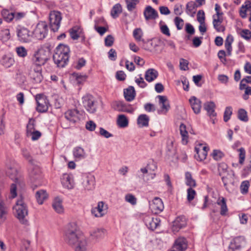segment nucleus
Masks as SVG:
<instances>
[{
	"label": "nucleus",
	"instance_id": "1",
	"mask_svg": "<svg viewBox=\"0 0 251 251\" xmlns=\"http://www.w3.org/2000/svg\"><path fill=\"white\" fill-rule=\"evenodd\" d=\"M82 237L78 234L75 223H70L67 226L64 233V240L67 244L71 246L75 245L79 238Z\"/></svg>",
	"mask_w": 251,
	"mask_h": 251
},
{
	"label": "nucleus",
	"instance_id": "2",
	"mask_svg": "<svg viewBox=\"0 0 251 251\" xmlns=\"http://www.w3.org/2000/svg\"><path fill=\"white\" fill-rule=\"evenodd\" d=\"M28 175L30 180L32 183L31 187L33 190L38 186L42 185L43 176L38 166L31 164L28 169Z\"/></svg>",
	"mask_w": 251,
	"mask_h": 251
},
{
	"label": "nucleus",
	"instance_id": "3",
	"mask_svg": "<svg viewBox=\"0 0 251 251\" xmlns=\"http://www.w3.org/2000/svg\"><path fill=\"white\" fill-rule=\"evenodd\" d=\"M69 48L65 50L64 48H56L53 55V60L54 63L58 68H64L69 61Z\"/></svg>",
	"mask_w": 251,
	"mask_h": 251
},
{
	"label": "nucleus",
	"instance_id": "4",
	"mask_svg": "<svg viewBox=\"0 0 251 251\" xmlns=\"http://www.w3.org/2000/svg\"><path fill=\"white\" fill-rule=\"evenodd\" d=\"M14 213L15 216L22 224L26 225L28 221L26 217L28 215V210L26 204L22 199L18 200L15 205L13 207Z\"/></svg>",
	"mask_w": 251,
	"mask_h": 251
},
{
	"label": "nucleus",
	"instance_id": "5",
	"mask_svg": "<svg viewBox=\"0 0 251 251\" xmlns=\"http://www.w3.org/2000/svg\"><path fill=\"white\" fill-rule=\"evenodd\" d=\"M50 50H46L44 48H39L34 53L33 60L35 65H44L48 60V55Z\"/></svg>",
	"mask_w": 251,
	"mask_h": 251
},
{
	"label": "nucleus",
	"instance_id": "6",
	"mask_svg": "<svg viewBox=\"0 0 251 251\" xmlns=\"http://www.w3.org/2000/svg\"><path fill=\"white\" fill-rule=\"evenodd\" d=\"M49 20L51 29L54 32L57 31L62 20L61 13L57 11H51L49 16Z\"/></svg>",
	"mask_w": 251,
	"mask_h": 251
},
{
	"label": "nucleus",
	"instance_id": "7",
	"mask_svg": "<svg viewBox=\"0 0 251 251\" xmlns=\"http://www.w3.org/2000/svg\"><path fill=\"white\" fill-rule=\"evenodd\" d=\"M48 33V25L45 22H40L33 31V36L38 40L45 38Z\"/></svg>",
	"mask_w": 251,
	"mask_h": 251
},
{
	"label": "nucleus",
	"instance_id": "8",
	"mask_svg": "<svg viewBox=\"0 0 251 251\" xmlns=\"http://www.w3.org/2000/svg\"><path fill=\"white\" fill-rule=\"evenodd\" d=\"M35 99L37 102V111L40 113L47 112L49 104L47 97L43 94H39L36 95Z\"/></svg>",
	"mask_w": 251,
	"mask_h": 251
},
{
	"label": "nucleus",
	"instance_id": "9",
	"mask_svg": "<svg viewBox=\"0 0 251 251\" xmlns=\"http://www.w3.org/2000/svg\"><path fill=\"white\" fill-rule=\"evenodd\" d=\"M82 104L86 110L90 113L96 111L97 105L94 97L91 95H86L82 98Z\"/></svg>",
	"mask_w": 251,
	"mask_h": 251
},
{
	"label": "nucleus",
	"instance_id": "10",
	"mask_svg": "<svg viewBox=\"0 0 251 251\" xmlns=\"http://www.w3.org/2000/svg\"><path fill=\"white\" fill-rule=\"evenodd\" d=\"M195 150L196 152V154L194 155L195 159L198 161H201L206 158L209 149L206 146H202V145L200 144L199 147L195 148Z\"/></svg>",
	"mask_w": 251,
	"mask_h": 251
},
{
	"label": "nucleus",
	"instance_id": "11",
	"mask_svg": "<svg viewBox=\"0 0 251 251\" xmlns=\"http://www.w3.org/2000/svg\"><path fill=\"white\" fill-rule=\"evenodd\" d=\"M6 174L7 176L11 179L14 180L15 183H17L18 180V174L15 164L14 163H11L9 164L7 163L6 164Z\"/></svg>",
	"mask_w": 251,
	"mask_h": 251
},
{
	"label": "nucleus",
	"instance_id": "12",
	"mask_svg": "<svg viewBox=\"0 0 251 251\" xmlns=\"http://www.w3.org/2000/svg\"><path fill=\"white\" fill-rule=\"evenodd\" d=\"M144 221L148 228L151 230L155 229L159 225L160 220L156 218H153L149 216L144 217Z\"/></svg>",
	"mask_w": 251,
	"mask_h": 251
},
{
	"label": "nucleus",
	"instance_id": "13",
	"mask_svg": "<svg viewBox=\"0 0 251 251\" xmlns=\"http://www.w3.org/2000/svg\"><path fill=\"white\" fill-rule=\"evenodd\" d=\"M61 181L62 184L65 188L71 189L74 187L75 183L73 177L71 174H64L61 178Z\"/></svg>",
	"mask_w": 251,
	"mask_h": 251
},
{
	"label": "nucleus",
	"instance_id": "14",
	"mask_svg": "<svg viewBox=\"0 0 251 251\" xmlns=\"http://www.w3.org/2000/svg\"><path fill=\"white\" fill-rule=\"evenodd\" d=\"M187 242L183 237H179L176 239L174 244L173 249L176 251H185L187 249Z\"/></svg>",
	"mask_w": 251,
	"mask_h": 251
},
{
	"label": "nucleus",
	"instance_id": "15",
	"mask_svg": "<svg viewBox=\"0 0 251 251\" xmlns=\"http://www.w3.org/2000/svg\"><path fill=\"white\" fill-rule=\"evenodd\" d=\"M144 16L146 21L155 20L158 17L157 12L151 6H147L144 11Z\"/></svg>",
	"mask_w": 251,
	"mask_h": 251
},
{
	"label": "nucleus",
	"instance_id": "16",
	"mask_svg": "<svg viewBox=\"0 0 251 251\" xmlns=\"http://www.w3.org/2000/svg\"><path fill=\"white\" fill-rule=\"evenodd\" d=\"M78 111L76 109H70L64 114L65 119L72 124H75L78 119Z\"/></svg>",
	"mask_w": 251,
	"mask_h": 251
},
{
	"label": "nucleus",
	"instance_id": "17",
	"mask_svg": "<svg viewBox=\"0 0 251 251\" xmlns=\"http://www.w3.org/2000/svg\"><path fill=\"white\" fill-rule=\"evenodd\" d=\"M94 177L92 176H84L82 178V184L86 190H91L94 188Z\"/></svg>",
	"mask_w": 251,
	"mask_h": 251
},
{
	"label": "nucleus",
	"instance_id": "18",
	"mask_svg": "<svg viewBox=\"0 0 251 251\" xmlns=\"http://www.w3.org/2000/svg\"><path fill=\"white\" fill-rule=\"evenodd\" d=\"M157 97L159 99V103L161 105V110L158 111V113L161 114L162 113H166L169 110L170 106L169 102L166 96H158Z\"/></svg>",
	"mask_w": 251,
	"mask_h": 251
},
{
	"label": "nucleus",
	"instance_id": "19",
	"mask_svg": "<svg viewBox=\"0 0 251 251\" xmlns=\"http://www.w3.org/2000/svg\"><path fill=\"white\" fill-rule=\"evenodd\" d=\"M72 247L75 248V251H86L88 247L87 240L83 236L79 238L75 245H73Z\"/></svg>",
	"mask_w": 251,
	"mask_h": 251
},
{
	"label": "nucleus",
	"instance_id": "20",
	"mask_svg": "<svg viewBox=\"0 0 251 251\" xmlns=\"http://www.w3.org/2000/svg\"><path fill=\"white\" fill-rule=\"evenodd\" d=\"M216 203L220 207V214L224 216L227 215L228 208L226 205V199L223 197H220L218 199Z\"/></svg>",
	"mask_w": 251,
	"mask_h": 251
},
{
	"label": "nucleus",
	"instance_id": "21",
	"mask_svg": "<svg viewBox=\"0 0 251 251\" xmlns=\"http://www.w3.org/2000/svg\"><path fill=\"white\" fill-rule=\"evenodd\" d=\"M204 109L207 111L208 115L210 117L216 116V113L215 111L216 105L212 101H207L203 104Z\"/></svg>",
	"mask_w": 251,
	"mask_h": 251
},
{
	"label": "nucleus",
	"instance_id": "22",
	"mask_svg": "<svg viewBox=\"0 0 251 251\" xmlns=\"http://www.w3.org/2000/svg\"><path fill=\"white\" fill-rule=\"evenodd\" d=\"M189 102L194 113L197 114L200 113L201 107V101L195 96H193L189 99Z\"/></svg>",
	"mask_w": 251,
	"mask_h": 251
},
{
	"label": "nucleus",
	"instance_id": "23",
	"mask_svg": "<svg viewBox=\"0 0 251 251\" xmlns=\"http://www.w3.org/2000/svg\"><path fill=\"white\" fill-rule=\"evenodd\" d=\"M243 238L241 237L234 238L230 242L227 251H239L241 248V240Z\"/></svg>",
	"mask_w": 251,
	"mask_h": 251
},
{
	"label": "nucleus",
	"instance_id": "24",
	"mask_svg": "<svg viewBox=\"0 0 251 251\" xmlns=\"http://www.w3.org/2000/svg\"><path fill=\"white\" fill-rule=\"evenodd\" d=\"M17 35L21 42H28L30 41L29 31L25 28H22L18 30Z\"/></svg>",
	"mask_w": 251,
	"mask_h": 251
},
{
	"label": "nucleus",
	"instance_id": "25",
	"mask_svg": "<svg viewBox=\"0 0 251 251\" xmlns=\"http://www.w3.org/2000/svg\"><path fill=\"white\" fill-rule=\"evenodd\" d=\"M124 95L126 100L127 101L133 100L135 97L136 92L134 88L130 86L124 90Z\"/></svg>",
	"mask_w": 251,
	"mask_h": 251
},
{
	"label": "nucleus",
	"instance_id": "26",
	"mask_svg": "<svg viewBox=\"0 0 251 251\" xmlns=\"http://www.w3.org/2000/svg\"><path fill=\"white\" fill-rule=\"evenodd\" d=\"M14 63V59L10 54L3 55L0 60V64L6 68L11 67Z\"/></svg>",
	"mask_w": 251,
	"mask_h": 251
},
{
	"label": "nucleus",
	"instance_id": "27",
	"mask_svg": "<svg viewBox=\"0 0 251 251\" xmlns=\"http://www.w3.org/2000/svg\"><path fill=\"white\" fill-rule=\"evenodd\" d=\"M105 233L106 230L104 229L97 228L91 233V236L92 239L99 241L104 238Z\"/></svg>",
	"mask_w": 251,
	"mask_h": 251
},
{
	"label": "nucleus",
	"instance_id": "28",
	"mask_svg": "<svg viewBox=\"0 0 251 251\" xmlns=\"http://www.w3.org/2000/svg\"><path fill=\"white\" fill-rule=\"evenodd\" d=\"M151 206L156 212H161L164 209V205L162 200L158 197H155L152 201Z\"/></svg>",
	"mask_w": 251,
	"mask_h": 251
},
{
	"label": "nucleus",
	"instance_id": "29",
	"mask_svg": "<svg viewBox=\"0 0 251 251\" xmlns=\"http://www.w3.org/2000/svg\"><path fill=\"white\" fill-rule=\"evenodd\" d=\"M158 72L154 69H149L145 73L146 80L150 82L153 81L158 76Z\"/></svg>",
	"mask_w": 251,
	"mask_h": 251
},
{
	"label": "nucleus",
	"instance_id": "30",
	"mask_svg": "<svg viewBox=\"0 0 251 251\" xmlns=\"http://www.w3.org/2000/svg\"><path fill=\"white\" fill-rule=\"evenodd\" d=\"M73 155L75 160L84 159L86 156L84 149L80 147H76L74 149Z\"/></svg>",
	"mask_w": 251,
	"mask_h": 251
},
{
	"label": "nucleus",
	"instance_id": "31",
	"mask_svg": "<svg viewBox=\"0 0 251 251\" xmlns=\"http://www.w3.org/2000/svg\"><path fill=\"white\" fill-rule=\"evenodd\" d=\"M150 118L146 114H141L137 118V124L140 127H147L149 126Z\"/></svg>",
	"mask_w": 251,
	"mask_h": 251
},
{
	"label": "nucleus",
	"instance_id": "32",
	"mask_svg": "<svg viewBox=\"0 0 251 251\" xmlns=\"http://www.w3.org/2000/svg\"><path fill=\"white\" fill-rule=\"evenodd\" d=\"M35 197L38 203L42 204L44 201L48 198V195L46 190L42 189L36 192Z\"/></svg>",
	"mask_w": 251,
	"mask_h": 251
},
{
	"label": "nucleus",
	"instance_id": "33",
	"mask_svg": "<svg viewBox=\"0 0 251 251\" xmlns=\"http://www.w3.org/2000/svg\"><path fill=\"white\" fill-rule=\"evenodd\" d=\"M179 130L182 137V143L184 145H186L188 143V133L186 130V126L183 124H181L179 126Z\"/></svg>",
	"mask_w": 251,
	"mask_h": 251
},
{
	"label": "nucleus",
	"instance_id": "34",
	"mask_svg": "<svg viewBox=\"0 0 251 251\" xmlns=\"http://www.w3.org/2000/svg\"><path fill=\"white\" fill-rule=\"evenodd\" d=\"M52 207L58 213L63 212L64 208L62 204V201L59 198H56L54 199L52 203Z\"/></svg>",
	"mask_w": 251,
	"mask_h": 251
},
{
	"label": "nucleus",
	"instance_id": "35",
	"mask_svg": "<svg viewBox=\"0 0 251 251\" xmlns=\"http://www.w3.org/2000/svg\"><path fill=\"white\" fill-rule=\"evenodd\" d=\"M122 12V7L120 4L117 3L113 6L111 10V15L113 18H118Z\"/></svg>",
	"mask_w": 251,
	"mask_h": 251
},
{
	"label": "nucleus",
	"instance_id": "36",
	"mask_svg": "<svg viewBox=\"0 0 251 251\" xmlns=\"http://www.w3.org/2000/svg\"><path fill=\"white\" fill-rule=\"evenodd\" d=\"M117 123L120 127H126L128 125V120L125 115H119L118 116Z\"/></svg>",
	"mask_w": 251,
	"mask_h": 251
},
{
	"label": "nucleus",
	"instance_id": "37",
	"mask_svg": "<svg viewBox=\"0 0 251 251\" xmlns=\"http://www.w3.org/2000/svg\"><path fill=\"white\" fill-rule=\"evenodd\" d=\"M186 184L190 186V188L195 187L196 186V182L195 179L192 178L191 173L187 172L185 175Z\"/></svg>",
	"mask_w": 251,
	"mask_h": 251
},
{
	"label": "nucleus",
	"instance_id": "38",
	"mask_svg": "<svg viewBox=\"0 0 251 251\" xmlns=\"http://www.w3.org/2000/svg\"><path fill=\"white\" fill-rule=\"evenodd\" d=\"M186 225L185 218L184 217H177L174 224V226L176 229L182 228L185 226Z\"/></svg>",
	"mask_w": 251,
	"mask_h": 251
},
{
	"label": "nucleus",
	"instance_id": "39",
	"mask_svg": "<svg viewBox=\"0 0 251 251\" xmlns=\"http://www.w3.org/2000/svg\"><path fill=\"white\" fill-rule=\"evenodd\" d=\"M114 108L119 111L129 112L123 101H118L114 103Z\"/></svg>",
	"mask_w": 251,
	"mask_h": 251
},
{
	"label": "nucleus",
	"instance_id": "40",
	"mask_svg": "<svg viewBox=\"0 0 251 251\" xmlns=\"http://www.w3.org/2000/svg\"><path fill=\"white\" fill-rule=\"evenodd\" d=\"M80 32V28L78 26H74L70 30V36L73 40H76L78 38Z\"/></svg>",
	"mask_w": 251,
	"mask_h": 251
},
{
	"label": "nucleus",
	"instance_id": "41",
	"mask_svg": "<svg viewBox=\"0 0 251 251\" xmlns=\"http://www.w3.org/2000/svg\"><path fill=\"white\" fill-rule=\"evenodd\" d=\"M10 38V31L8 29H4L0 31V40L2 42H7Z\"/></svg>",
	"mask_w": 251,
	"mask_h": 251
},
{
	"label": "nucleus",
	"instance_id": "42",
	"mask_svg": "<svg viewBox=\"0 0 251 251\" xmlns=\"http://www.w3.org/2000/svg\"><path fill=\"white\" fill-rule=\"evenodd\" d=\"M1 14L3 19L8 22H11L14 18V13L7 10H3Z\"/></svg>",
	"mask_w": 251,
	"mask_h": 251
},
{
	"label": "nucleus",
	"instance_id": "43",
	"mask_svg": "<svg viewBox=\"0 0 251 251\" xmlns=\"http://www.w3.org/2000/svg\"><path fill=\"white\" fill-rule=\"evenodd\" d=\"M186 7V12L188 14L195 13V10L197 8V3L190 1L187 3Z\"/></svg>",
	"mask_w": 251,
	"mask_h": 251
},
{
	"label": "nucleus",
	"instance_id": "44",
	"mask_svg": "<svg viewBox=\"0 0 251 251\" xmlns=\"http://www.w3.org/2000/svg\"><path fill=\"white\" fill-rule=\"evenodd\" d=\"M91 213L96 217H101L106 214L105 209H100L98 205L96 207L92 209Z\"/></svg>",
	"mask_w": 251,
	"mask_h": 251
},
{
	"label": "nucleus",
	"instance_id": "45",
	"mask_svg": "<svg viewBox=\"0 0 251 251\" xmlns=\"http://www.w3.org/2000/svg\"><path fill=\"white\" fill-rule=\"evenodd\" d=\"M103 18H100L95 20V29L101 35H102L106 31V28L103 26H98L97 25L101 21H103Z\"/></svg>",
	"mask_w": 251,
	"mask_h": 251
},
{
	"label": "nucleus",
	"instance_id": "46",
	"mask_svg": "<svg viewBox=\"0 0 251 251\" xmlns=\"http://www.w3.org/2000/svg\"><path fill=\"white\" fill-rule=\"evenodd\" d=\"M30 77L34 80L35 83H38L42 81L43 76L41 73H34L31 72L29 74Z\"/></svg>",
	"mask_w": 251,
	"mask_h": 251
},
{
	"label": "nucleus",
	"instance_id": "47",
	"mask_svg": "<svg viewBox=\"0 0 251 251\" xmlns=\"http://www.w3.org/2000/svg\"><path fill=\"white\" fill-rule=\"evenodd\" d=\"M73 76L75 78L78 84H82L85 81H86L87 76L85 75H81L77 73H74Z\"/></svg>",
	"mask_w": 251,
	"mask_h": 251
},
{
	"label": "nucleus",
	"instance_id": "48",
	"mask_svg": "<svg viewBox=\"0 0 251 251\" xmlns=\"http://www.w3.org/2000/svg\"><path fill=\"white\" fill-rule=\"evenodd\" d=\"M238 118L243 122L248 121V117L247 111L244 109H240L238 112Z\"/></svg>",
	"mask_w": 251,
	"mask_h": 251
},
{
	"label": "nucleus",
	"instance_id": "49",
	"mask_svg": "<svg viewBox=\"0 0 251 251\" xmlns=\"http://www.w3.org/2000/svg\"><path fill=\"white\" fill-rule=\"evenodd\" d=\"M139 1L140 0H126L127 10L129 11H132Z\"/></svg>",
	"mask_w": 251,
	"mask_h": 251
},
{
	"label": "nucleus",
	"instance_id": "50",
	"mask_svg": "<svg viewBox=\"0 0 251 251\" xmlns=\"http://www.w3.org/2000/svg\"><path fill=\"white\" fill-rule=\"evenodd\" d=\"M228 166L226 164L222 162L218 165V172L220 176H224L227 173Z\"/></svg>",
	"mask_w": 251,
	"mask_h": 251
},
{
	"label": "nucleus",
	"instance_id": "51",
	"mask_svg": "<svg viewBox=\"0 0 251 251\" xmlns=\"http://www.w3.org/2000/svg\"><path fill=\"white\" fill-rule=\"evenodd\" d=\"M35 120L30 119L26 126V131L28 135H29L33 131H35Z\"/></svg>",
	"mask_w": 251,
	"mask_h": 251
},
{
	"label": "nucleus",
	"instance_id": "52",
	"mask_svg": "<svg viewBox=\"0 0 251 251\" xmlns=\"http://www.w3.org/2000/svg\"><path fill=\"white\" fill-rule=\"evenodd\" d=\"M167 152L168 155L170 156H174L176 152V149L173 146V143L172 141L167 144Z\"/></svg>",
	"mask_w": 251,
	"mask_h": 251
},
{
	"label": "nucleus",
	"instance_id": "53",
	"mask_svg": "<svg viewBox=\"0 0 251 251\" xmlns=\"http://www.w3.org/2000/svg\"><path fill=\"white\" fill-rule=\"evenodd\" d=\"M232 113V107L231 106L226 107L224 114V120L225 122H227L230 119Z\"/></svg>",
	"mask_w": 251,
	"mask_h": 251
},
{
	"label": "nucleus",
	"instance_id": "54",
	"mask_svg": "<svg viewBox=\"0 0 251 251\" xmlns=\"http://www.w3.org/2000/svg\"><path fill=\"white\" fill-rule=\"evenodd\" d=\"M250 183L247 180L243 181L240 185L241 193L243 194H246L248 192Z\"/></svg>",
	"mask_w": 251,
	"mask_h": 251
},
{
	"label": "nucleus",
	"instance_id": "55",
	"mask_svg": "<svg viewBox=\"0 0 251 251\" xmlns=\"http://www.w3.org/2000/svg\"><path fill=\"white\" fill-rule=\"evenodd\" d=\"M21 152H22V155L25 159L28 160L29 162H32V157L29 151H28V150L27 149H26L25 148H22Z\"/></svg>",
	"mask_w": 251,
	"mask_h": 251
},
{
	"label": "nucleus",
	"instance_id": "56",
	"mask_svg": "<svg viewBox=\"0 0 251 251\" xmlns=\"http://www.w3.org/2000/svg\"><path fill=\"white\" fill-rule=\"evenodd\" d=\"M20 251H30V242L28 240H23L22 241Z\"/></svg>",
	"mask_w": 251,
	"mask_h": 251
},
{
	"label": "nucleus",
	"instance_id": "57",
	"mask_svg": "<svg viewBox=\"0 0 251 251\" xmlns=\"http://www.w3.org/2000/svg\"><path fill=\"white\" fill-rule=\"evenodd\" d=\"M238 151L239 152V163L240 164H243L245 159L246 155V151L245 149L243 148H240L238 150Z\"/></svg>",
	"mask_w": 251,
	"mask_h": 251
},
{
	"label": "nucleus",
	"instance_id": "58",
	"mask_svg": "<svg viewBox=\"0 0 251 251\" xmlns=\"http://www.w3.org/2000/svg\"><path fill=\"white\" fill-rule=\"evenodd\" d=\"M187 200L189 202H190L191 201H192L194 199L195 196L196 195V192L194 189H192V188H189L187 190Z\"/></svg>",
	"mask_w": 251,
	"mask_h": 251
},
{
	"label": "nucleus",
	"instance_id": "59",
	"mask_svg": "<svg viewBox=\"0 0 251 251\" xmlns=\"http://www.w3.org/2000/svg\"><path fill=\"white\" fill-rule=\"evenodd\" d=\"M10 198L14 199L17 196V185L15 183L11 184L10 189Z\"/></svg>",
	"mask_w": 251,
	"mask_h": 251
},
{
	"label": "nucleus",
	"instance_id": "60",
	"mask_svg": "<svg viewBox=\"0 0 251 251\" xmlns=\"http://www.w3.org/2000/svg\"><path fill=\"white\" fill-rule=\"evenodd\" d=\"M251 8V3L242 5V9L240 11V15L242 18L246 17V10Z\"/></svg>",
	"mask_w": 251,
	"mask_h": 251
},
{
	"label": "nucleus",
	"instance_id": "61",
	"mask_svg": "<svg viewBox=\"0 0 251 251\" xmlns=\"http://www.w3.org/2000/svg\"><path fill=\"white\" fill-rule=\"evenodd\" d=\"M212 155L216 160H219L224 156V153L220 150H215L213 151Z\"/></svg>",
	"mask_w": 251,
	"mask_h": 251
},
{
	"label": "nucleus",
	"instance_id": "62",
	"mask_svg": "<svg viewBox=\"0 0 251 251\" xmlns=\"http://www.w3.org/2000/svg\"><path fill=\"white\" fill-rule=\"evenodd\" d=\"M163 23L162 21H160L159 23L160 30L161 32L167 36H170V32L169 30V29L167 25H162V23Z\"/></svg>",
	"mask_w": 251,
	"mask_h": 251
},
{
	"label": "nucleus",
	"instance_id": "63",
	"mask_svg": "<svg viewBox=\"0 0 251 251\" xmlns=\"http://www.w3.org/2000/svg\"><path fill=\"white\" fill-rule=\"evenodd\" d=\"M175 23L176 26V28L178 30H180L182 28L183 25H184V21L183 20L178 17H176L175 18Z\"/></svg>",
	"mask_w": 251,
	"mask_h": 251
},
{
	"label": "nucleus",
	"instance_id": "64",
	"mask_svg": "<svg viewBox=\"0 0 251 251\" xmlns=\"http://www.w3.org/2000/svg\"><path fill=\"white\" fill-rule=\"evenodd\" d=\"M240 35L245 39H250L251 38V31L249 29H243L240 32Z\"/></svg>",
	"mask_w": 251,
	"mask_h": 251
}]
</instances>
